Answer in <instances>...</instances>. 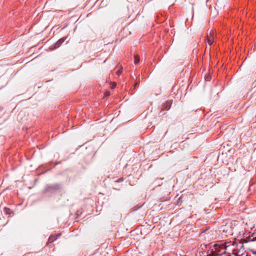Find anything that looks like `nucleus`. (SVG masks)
<instances>
[{
    "instance_id": "obj_4",
    "label": "nucleus",
    "mask_w": 256,
    "mask_h": 256,
    "mask_svg": "<svg viewBox=\"0 0 256 256\" xmlns=\"http://www.w3.org/2000/svg\"><path fill=\"white\" fill-rule=\"evenodd\" d=\"M61 185L59 184H54L51 185H48L45 188L44 192H54L61 188Z\"/></svg>"
},
{
    "instance_id": "obj_9",
    "label": "nucleus",
    "mask_w": 256,
    "mask_h": 256,
    "mask_svg": "<svg viewBox=\"0 0 256 256\" xmlns=\"http://www.w3.org/2000/svg\"><path fill=\"white\" fill-rule=\"evenodd\" d=\"M140 62V57L138 55L136 54L134 56V62L136 64H138Z\"/></svg>"
},
{
    "instance_id": "obj_8",
    "label": "nucleus",
    "mask_w": 256,
    "mask_h": 256,
    "mask_svg": "<svg viewBox=\"0 0 256 256\" xmlns=\"http://www.w3.org/2000/svg\"><path fill=\"white\" fill-rule=\"evenodd\" d=\"M66 38L67 37L66 36L60 38L56 44V46H60L66 40Z\"/></svg>"
},
{
    "instance_id": "obj_5",
    "label": "nucleus",
    "mask_w": 256,
    "mask_h": 256,
    "mask_svg": "<svg viewBox=\"0 0 256 256\" xmlns=\"http://www.w3.org/2000/svg\"><path fill=\"white\" fill-rule=\"evenodd\" d=\"M214 39V32L210 31L209 33H207L206 38V42L208 44L209 46H211Z\"/></svg>"
},
{
    "instance_id": "obj_14",
    "label": "nucleus",
    "mask_w": 256,
    "mask_h": 256,
    "mask_svg": "<svg viewBox=\"0 0 256 256\" xmlns=\"http://www.w3.org/2000/svg\"><path fill=\"white\" fill-rule=\"evenodd\" d=\"M118 74H120L122 73V71H120V70H118Z\"/></svg>"
},
{
    "instance_id": "obj_10",
    "label": "nucleus",
    "mask_w": 256,
    "mask_h": 256,
    "mask_svg": "<svg viewBox=\"0 0 256 256\" xmlns=\"http://www.w3.org/2000/svg\"><path fill=\"white\" fill-rule=\"evenodd\" d=\"M240 256H248L247 254H245L244 253H241L240 254Z\"/></svg>"
},
{
    "instance_id": "obj_12",
    "label": "nucleus",
    "mask_w": 256,
    "mask_h": 256,
    "mask_svg": "<svg viewBox=\"0 0 256 256\" xmlns=\"http://www.w3.org/2000/svg\"><path fill=\"white\" fill-rule=\"evenodd\" d=\"M5 210H6V212H9V210H10V209L6 208H5Z\"/></svg>"
},
{
    "instance_id": "obj_6",
    "label": "nucleus",
    "mask_w": 256,
    "mask_h": 256,
    "mask_svg": "<svg viewBox=\"0 0 256 256\" xmlns=\"http://www.w3.org/2000/svg\"><path fill=\"white\" fill-rule=\"evenodd\" d=\"M172 102V100H168L162 106V110H160V112L164 110H168L169 109H170Z\"/></svg>"
},
{
    "instance_id": "obj_11",
    "label": "nucleus",
    "mask_w": 256,
    "mask_h": 256,
    "mask_svg": "<svg viewBox=\"0 0 256 256\" xmlns=\"http://www.w3.org/2000/svg\"><path fill=\"white\" fill-rule=\"evenodd\" d=\"M138 84V82H136L135 83V84L134 86V88H136V86H137V85Z\"/></svg>"
},
{
    "instance_id": "obj_16",
    "label": "nucleus",
    "mask_w": 256,
    "mask_h": 256,
    "mask_svg": "<svg viewBox=\"0 0 256 256\" xmlns=\"http://www.w3.org/2000/svg\"><path fill=\"white\" fill-rule=\"evenodd\" d=\"M251 242H254V240H251Z\"/></svg>"
},
{
    "instance_id": "obj_7",
    "label": "nucleus",
    "mask_w": 256,
    "mask_h": 256,
    "mask_svg": "<svg viewBox=\"0 0 256 256\" xmlns=\"http://www.w3.org/2000/svg\"><path fill=\"white\" fill-rule=\"evenodd\" d=\"M61 236V234L58 233L56 235H51L48 240V242H47V244H48L50 243H52L54 240H56L58 238L60 237Z\"/></svg>"
},
{
    "instance_id": "obj_3",
    "label": "nucleus",
    "mask_w": 256,
    "mask_h": 256,
    "mask_svg": "<svg viewBox=\"0 0 256 256\" xmlns=\"http://www.w3.org/2000/svg\"><path fill=\"white\" fill-rule=\"evenodd\" d=\"M204 246L206 248L208 247L211 251V254H214L216 256H222L223 255L226 256L224 242H218L214 244L212 246H210V244H204Z\"/></svg>"
},
{
    "instance_id": "obj_2",
    "label": "nucleus",
    "mask_w": 256,
    "mask_h": 256,
    "mask_svg": "<svg viewBox=\"0 0 256 256\" xmlns=\"http://www.w3.org/2000/svg\"><path fill=\"white\" fill-rule=\"evenodd\" d=\"M226 256H230L231 254L235 256H240V251L238 249L243 247L240 242L236 243V242H224Z\"/></svg>"
},
{
    "instance_id": "obj_1",
    "label": "nucleus",
    "mask_w": 256,
    "mask_h": 256,
    "mask_svg": "<svg viewBox=\"0 0 256 256\" xmlns=\"http://www.w3.org/2000/svg\"><path fill=\"white\" fill-rule=\"evenodd\" d=\"M239 225H242V224L240 222H234V223H226L225 225L222 226L220 230L222 237L223 238H226L228 236L232 235L234 232L240 233L238 230Z\"/></svg>"
},
{
    "instance_id": "obj_15",
    "label": "nucleus",
    "mask_w": 256,
    "mask_h": 256,
    "mask_svg": "<svg viewBox=\"0 0 256 256\" xmlns=\"http://www.w3.org/2000/svg\"><path fill=\"white\" fill-rule=\"evenodd\" d=\"M122 180V178H120L119 181Z\"/></svg>"
},
{
    "instance_id": "obj_13",
    "label": "nucleus",
    "mask_w": 256,
    "mask_h": 256,
    "mask_svg": "<svg viewBox=\"0 0 256 256\" xmlns=\"http://www.w3.org/2000/svg\"><path fill=\"white\" fill-rule=\"evenodd\" d=\"M5 210H6V212H9V210H10V209L6 208H5Z\"/></svg>"
}]
</instances>
